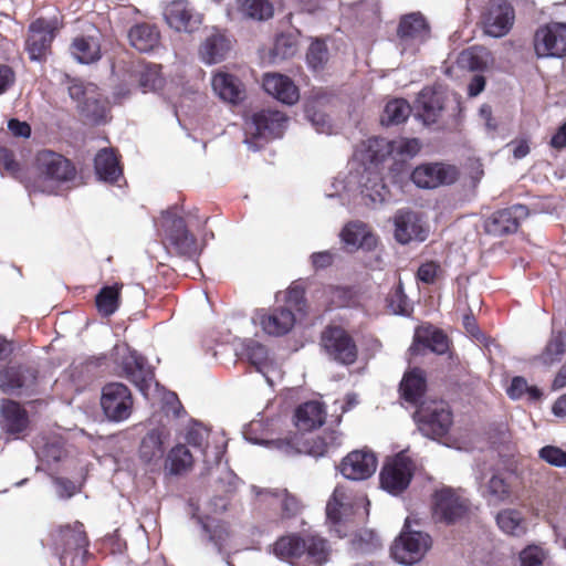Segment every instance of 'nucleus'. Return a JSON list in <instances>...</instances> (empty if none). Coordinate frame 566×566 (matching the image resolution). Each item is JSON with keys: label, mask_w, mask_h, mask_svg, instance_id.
Returning <instances> with one entry per match:
<instances>
[{"label": "nucleus", "mask_w": 566, "mask_h": 566, "mask_svg": "<svg viewBox=\"0 0 566 566\" xmlns=\"http://www.w3.org/2000/svg\"><path fill=\"white\" fill-rule=\"evenodd\" d=\"M75 172L73 164L63 155L52 150H41L35 157L32 190L55 195L64 184L75 177Z\"/></svg>", "instance_id": "obj_1"}, {"label": "nucleus", "mask_w": 566, "mask_h": 566, "mask_svg": "<svg viewBox=\"0 0 566 566\" xmlns=\"http://www.w3.org/2000/svg\"><path fill=\"white\" fill-rule=\"evenodd\" d=\"M273 552L295 566H321L328 559L326 542L314 536L307 539L296 535L282 536L275 542Z\"/></svg>", "instance_id": "obj_2"}, {"label": "nucleus", "mask_w": 566, "mask_h": 566, "mask_svg": "<svg viewBox=\"0 0 566 566\" xmlns=\"http://www.w3.org/2000/svg\"><path fill=\"white\" fill-rule=\"evenodd\" d=\"M87 539L83 525L64 526L54 536V551L61 566H83Z\"/></svg>", "instance_id": "obj_3"}, {"label": "nucleus", "mask_w": 566, "mask_h": 566, "mask_svg": "<svg viewBox=\"0 0 566 566\" xmlns=\"http://www.w3.org/2000/svg\"><path fill=\"white\" fill-rule=\"evenodd\" d=\"M364 501V496L354 494L346 485H337L334 489L326 504V520L338 537L347 534V526L354 514L355 505Z\"/></svg>", "instance_id": "obj_4"}, {"label": "nucleus", "mask_w": 566, "mask_h": 566, "mask_svg": "<svg viewBox=\"0 0 566 566\" xmlns=\"http://www.w3.org/2000/svg\"><path fill=\"white\" fill-rule=\"evenodd\" d=\"M413 417L421 433L433 439L447 434L452 426V413L442 400L421 402Z\"/></svg>", "instance_id": "obj_5"}, {"label": "nucleus", "mask_w": 566, "mask_h": 566, "mask_svg": "<svg viewBox=\"0 0 566 566\" xmlns=\"http://www.w3.org/2000/svg\"><path fill=\"white\" fill-rule=\"evenodd\" d=\"M413 469L412 460L405 452L388 459L380 471L381 488L390 494H400L408 488Z\"/></svg>", "instance_id": "obj_6"}, {"label": "nucleus", "mask_w": 566, "mask_h": 566, "mask_svg": "<svg viewBox=\"0 0 566 566\" xmlns=\"http://www.w3.org/2000/svg\"><path fill=\"white\" fill-rule=\"evenodd\" d=\"M431 547L427 533L402 531L391 546L392 557L400 564L412 565L420 562Z\"/></svg>", "instance_id": "obj_7"}, {"label": "nucleus", "mask_w": 566, "mask_h": 566, "mask_svg": "<svg viewBox=\"0 0 566 566\" xmlns=\"http://www.w3.org/2000/svg\"><path fill=\"white\" fill-rule=\"evenodd\" d=\"M101 406L107 419L120 422L128 419L132 413L133 397L125 385L111 382L103 388Z\"/></svg>", "instance_id": "obj_8"}, {"label": "nucleus", "mask_w": 566, "mask_h": 566, "mask_svg": "<svg viewBox=\"0 0 566 566\" xmlns=\"http://www.w3.org/2000/svg\"><path fill=\"white\" fill-rule=\"evenodd\" d=\"M159 226L164 232L165 239L181 254H192L196 252V239L187 230L185 221L178 214L176 208L161 213Z\"/></svg>", "instance_id": "obj_9"}, {"label": "nucleus", "mask_w": 566, "mask_h": 566, "mask_svg": "<svg viewBox=\"0 0 566 566\" xmlns=\"http://www.w3.org/2000/svg\"><path fill=\"white\" fill-rule=\"evenodd\" d=\"M469 509L468 500L462 493L443 488L433 495L432 514L439 522L454 523L462 518Z\"/></svg>", "instance_id": "obj_10"}, {"label": "nucleus", "mask_w": 566, "mask_h": 566, "mask_svg": "<svg viewBox=\"0 0 566 566\" xmlns=\"http://www.w3.org/2000/svg\"><path fill=\"white\" fill-rule=\"evenodd\" d=\"M538 57H562L566 54V24L553 22L539 28L534 36Z\"/></svg>", "instance_id": "obj_11"}, {"label": "nucleus", "mask_w": 566, "mask_h": 566, "mask_svg": "<svg viewBox=\"0 0 566 566\" xmlns=\"http://www.w3.org/2000/svg\"><path fill=\"white\" fill-rule=\"evenodd\" d=\"M57 28L56 19L40 18L31 23L25 43L31 60L41 61L46 56Z\"/></svg>", "instance_id": "obj_12"}, {"label": "nucleus", "mask_w": 566, "mask_h": 566, "mask_svg": "<svg viewBox=\"0 0 566 566\" xmlns=\"http://www.w3.org/2000/svg\"><path fill=\"white\" fill-rule=\"evenodd\" d=\"M286 123L287 118L282 112L266 109L247 120L245 133L256 138H277L282 136Z\"/></svg>", "instance_id": "obj_13"}, {"label": "nucleus", "mask_w": 566, "mask_h": 566, "mask_svg": "<svg viewBox=\"0 0 566 566\" xmlns=\"http://www.w3.org/2000/svg\"><path fill=\"white\" fill-rule=\"evenodd\" d=\"M295 314L289 307H275L270 311L256 310L252 323L259 325L270 336H283L290 333L295 324Z\"/></svg>", "instance_id": "obj_14"}, {"label": "nucleus", "mask_w": 566, "mask_h": 566, "mask_svg": "<svg viewBox=\"0 0 566 566\" xmlns=\"http://www.w3.org/2000/svg\"><path fill=\"white\" fill-rule=\"evenodd\" d=\"M119 366L124 376L132 381L145 397H148L149 389L154 384V373L146 360L137 352L126 349L120 356Z\"/></svg>", "instance_id": "obj_15"}, {"label": "nucleus", "mask_w": 566, "mask_h": 566, "mask_svg": "<svg viewBox=\"0 0 566 566\" xmlns=\"http://www.w3.org/2000/svg\"><path fill=\"white\" fill-rule=\"evenodd\" d=\"M322 345L335 360L350 365L357 358V348L350 336L340 327H328L322 336Z\"/></svg>", "instance_id": "obj_16"}, {"label": "nucleus", "mask_w": 566, "mask_h": 566, "mask_svg": "<svg viewBox=\"0 0 566 566\" xmlns=\"http://www.w3.org/2000/svg\"><path fill=\"white\" fill-rule=\"evenodd\" d=\"M70 96L80 103L82 113L93 122H101L106 117V105L99 98L94 84H84L74 81L69 86Z\"/></svg>", "instance_id": "obj_17"}, {"label": "nucleus", "mask_w": 566, "mask_h": 566, "mask_svg": "<svg viewBox=\"0 0 566 566\" xmlns=\"http://www.w3.org/2000/svg\"><path fill=\"white\" fill-rule=\"evenodd\" d=\"M458 178L454 166L442 163L424 164L415 168L411 180L419 188L433 189L439 186L450 185Z\"/></svg>", "instance_id": "obj_18"}, {"label": "nucleus", "mask_w": 566, "mask_h": 566, "mask_svg": "<svg viewBox=\"0 0 566 566\" xmlns=\"http://www.w3.org/2000/svg\"><path fill=\"white\" fill-rule=\"evenodd\" d=\"M376 469L377 458L374 452L367 449L349 452L339 464L343 476L353 481H361L370 478Z\"/></svg>", "instance_id": "obj_19"}, {"label": "nucleus", "mask_w": 566, "mask_h": 566, "mask_svg": "<svg viewBox=\"0 0 566 566\" xmlns=\"http://www.w3.org/2000/svg\"><path fill=\"white\" fill-rule=\"evenodd\" d=\"M395 238L401 244L411 241H424L429 229L424 226L422 219L412 211L399 210L394 218Z\"/></svg>", "instance_id": "obj_20"}, {"label": "nucleus", "mask_w": 566, "mask_h": 566, "mask_svg": "<svg viewBox=\"0 0 566 566\" xmlns=\"http://www.w3.org/2000/svg\"><path fill=\"white\" fill-rule=\"evenodd\" d=\"M397 34L402 52L409 48L415 51L429 35V27L420 13H410L401 18Z\"/></svg>", "instance_id": "obj_21"}, {"label": "nucleus", "mask_w": 566, "mask_h": 566, "mask_svg": "<svg viewBox=\"0 0 566 566\" xmlns=\"http://www.w3.org/2000/svg\"><path fill=\"white\" fill-rule=\"evenodd\" d=\"M367 148L373 153V155H370V160L378 161L381 160L386 154H396L401 157H413L419 153L421 144L417 138H398L392 142L373 138L368 140Z\"/></svg>", "instance_id": "obj_22"}, {"label": "nucleus", "mask_w": 566, "mask_h": 566, "mask_svg": "<svg viewBox=\"0 0 566 566\" xmlns=\"http://www.w3.org/2000/svg\"><path fill=\"white\" fill-rule=\"evenodd\" d=\"M527 216L528 209L525 206L514 205L493 213L485 222V230L493 235L514 232Z\"/></svg>", "instance_id": "obj_23"}, {"label": "nucleus", "mask_w": 566, "mask_h": 566, "mask_svg": "<svg viewBox=\"0 0 566 566\" xmlns=\"http://www.w3.org/2000/svg\"><path fill=\"white\" fill-rule=\"evenodd\" d=\"M166 22L178 32H192L201 24V18L185 0L167 4L164 11Z\"/></svg>", "instance_id": "obj_24"}, {"label": "nucleus", "mask_w": 566, "mask_h": 566, "mask_svg": "<svg viewBox=\"0 0 566 566\" xmlns=\"http://www.w3.org/2000/svg\"><path fill=\"white\" fill-rule=\"evenodd\" d=\"M484 31L493 38L504 36L514 22V10L506 1L494 2L484 17Z\"/></svg>", "instance_id": "obj_25"}, {"label": "nucleus", "mask_w": 566, "mask_h": 566, "mask_svg": "<svg viewBox=\"0 0 566 566\" xmlns=\"http://www.w3.org/2000/svg\"><path fill=\"white\" fill-rule=\"evenodd\" d=\"M264 91L277 101L293 105L300 98V92L293 81L280 73H266L263 76Z\"/></svg>", "instance_id": "obj_26"}, {"label": "nucleus", "mask_w": 566, "mask_h": 566, "mask_svg": "<svg viewBox=\"0 0 566 566\" xmlns=\"http://www.w3.org/2000/svg\"><path fill=\"white\" fill-rule=\"evenodd\" d=\"M448 339L446 335L432 326H420L416 329L413 343L409 348L412 355L421 354L424 349H430L436 354H444L448 350Z\"/></svg>", "instance_id": "obj_27"}, {"label": "nucleus", "mask_w": 566, "mask_h": 566, "mask_svg": "<svg viewBox=\"0 0 566 566\" xmlns=\"http://www.w3.org/2000/svg\"><path fill=\"white\" fill-rule=\"evenodd\" d=\"M343 242L352 249L374 250L378 244V239L367 224L360 221L347 223L342 233Z\"/></svg>", "instance_id": "obj_28"}, {"label": "nucleus", "mask_w": 566, "mask_h": 566, "mask_svg": "<svg viewBox=\"0 0 566 566\" xmlns=\"http://www.w3.org/2000/svg\"><path fill=\"white\" fill-rule=\"evenodd\" d=\"M326 419L324 405L317 400L300 405L294 413V423L301 431H311L323 426Z\"/></svg>", "instance_id": "obj_29"}, {"label": "nucleus", "mask_w": 566, "mask_h": 566, "mask_svg": "<svg viewBox=\"0 0 566 566\" xmlns=\"http://www.w3.org/2000/svg\"><path fill=\"white\" fill-rule=\"evenodd\" d=\"M211 86L214 94L224 102L235 104L243 98L242 83L229 73L217 72L213 74Z\"/></svg>", "instance_id": "obj_30"}, {"label": "nucleus", "mask_w": 566, "mask_h": 566, "mask_svg": "<svg viewBox=\"0 0 566 566\" xmlns=\"http://www.w3.org/2000/svg\"><path fill=\"white\" fill-rule=\"evenodd\" d=\"M479 485L481 495L489 504L497 505L511 499V485L499 472L492 473L485 481L480 480Z\"/></svg>", "instance_id": "obj_31"}, {"label": "nucleus", "mask_w": 566, "mask_h": 566, "mask_svg": "<svg viewBox=\"0 0 566 566\" xmlns=\"http://www.w3.org/2000/svg\"><path fill=\"white\" fill-rule=\"evenodd\" d=\"M1 426L9 433H20L29 424L27 411L13 400L3 399L0 405Z\"/></svg>", "instance_id": "obj_32"}, {"label": "nucleus", "mask_w": 566, "mask_h": 566, "mask_svg": "<svg viewBox=\"0 0 566 566\" xmlns=\"http://www.w3.org/2000/svg\"><path fill=\"white\" fill-rule=\"evenodd\" d=\"M244 356L255 367V370L263 375L268 384L272 385L273 375L279 374V370H274V364L269 358L266 348L254 340H250L245 345Z\"/></svg>", "instance_id": "obj_33"}, {"label": "nucleus", "mask_w": 566, "mask_h": 566, "mask_svg": "<svg viewBox=\"0 0 566 566\" xmlns=\"http://www.w3.org/2000/svg\"><path fill=\"white\" fill-rule=\"evenodd\" d=\"M34 375L29 369L8 367L0 371V389L4 394H14L22 388H29L34 382Z\"/></svg>", "instance_id": "obj_34"}, {"label": "nucleus", "mask_w": 566, "mask_h": 566, "mask_svg": "<svg viewBox=\"0 0 566 566\" xmlns=\"http://www.w3.org/2000/svg\"><path fill=\"white\" fill-rule=\"evenodd\" d=\"M231 49V41L222 33L209 35L200 48V57L206 64L221 62Z\"/></svg>", "instance_id": "obj_35"}, {"label": "nucleus", "mask_w": 566, "mask_h": 566, "mask_svg": "<svg viewBox=\"0 0 566 566\" xmlns=\"http://www.w3.org/2000/svg\"><path fill=\"white\" fill-rule=\"evenodd\" d=\"M426 377L421 369L413 368L407 371L400 382L401 397L410 402L418 403L426 391Z\"/></svg>", "instance_id": "obj_36"}, {"label": "nucleus", "mask_w": 566, "mask_h": 566, "mask_svg": "<svg viewBox=\"0 0 566 566\" xmlns=\"http://www.w3.org/2000/svg\"><path fill=\"white\" fill-rule=\"evenodd\" d=\"M458 64L471 71H484L493 66L492 53L482 46H472L462 51L458 56Z\"/></svg>", "instance_id": "obj_37"}, {"label": "nucleus", "mask_w": 566, "mask_h": 566, "mask_svg": "<svg viewBox=\"0 0 566 566\" xmlns=\"http://www.w3.org/2000/svg\"><path fill=\"white\" fill-rule=\"evenodd\" d=\"M164 431L160 429H154L149 431L140 442L139 447V457L140 459L146 463H157L161 460L165 448H164V440H165Z\"/></svg>", "instance_id": "obj_38"}, {"label": "nucleus", "mask_w": 566, "mask_h": 566, "mask_svg": "<svg viewBox=\"0 0 566 566\" xmlns=\"http://www.w3.org/2000/svg\"><path fill=\"white\" fill-rule=\"evenodd\" d=\"M199 521L203 530L209 534V539L216 545L220 553L235 548L234 536L227 525L219 522L214 524L209 516L205 518L199 517Z\"/></svg>", "instance_id": "obj_39"}, {"label": "nucleus", "mask_w": 566, "mask_h": 566, "mask_svg": "<svg viewBox=\"0 0 566 566\" xmlns=\"http://www.w3.org/2000/svg\"><path fill=\"white\" fill-rule=\"evenodd\" d=\"M496 524L503 533L515 537L523 536L527 531L525 517L514 509L500 511L496 515Z\"/></svg>", "instance_id": "obj_40"}, {"label": "nucleus", "mask_w": 566, "mask_h": 566, "mask_svg": "<svg viewBox=\"0 0 566 566\" xmlns=\"http://www.w3.org/2000/svg\"><path fill=\"white\" fill-rule=\"evenodd\" d=\"M72 55L81 63H93L101 57L99 41L95 36H77L71 45Z\"/></svg>", "instance_id": "obj_41"}, {"label": "nucleus", "mask_w": 566, "mask_h": 566, "mask_svg": "<svg viewBox=\"0 0 566 566\" xmlns=\"http://www.w3.org/2000/svg\"><path fill=\"white\" fill-rule=\"evenodd\" d=\"M130 44L140 52H149L159 43V32L154 25L138 24L128 33Z\"/></svg>", "instance_id": "obj_42"}, {"label": "nucleus", "mask_w": 566, "mask_h": 566, "mask_svg": "<svg viewBox=\"0 0 566 566\" xmlns=\"http://www.w3.org/2000/svg\"><path fill=\"white\" fill-rule=\"evenodd\" d=\"M95 171L99 179L116 182L122 176V168L113 150L103 149L95 157Z\"/></svg>", "instance_id": "obj_43"}, {"label": "nucleus", "mask_w": 566, "mask_h": 566, "mask_svg": "<svg viewBox=\"0 0 566 566\" xmlns=\"http://www.w3.org/2000/svg\"><path fill=\"white\" fill-rule=\"evenodd\" d=\"M361 195L374 206L386 202L389 197V190L382 181L380 175L376 171H368L361 186Z\"/></svg>", "instance_id": "obj_44"}, {"label": "nucleus", "mask_w": 566, "mask_h": 566, "mask_svg": "<svg viewBox=\"0 0 566 566\" xmlns=\"http://www.w3.org/2000/svg\"><path fill=\"white\" fill-rule=\"evenodd\" d=\"M417 107L426 124L433 123L442 109L441 96L430 88H424L417 98Z\"/></svg>", "instance_id": "obj_45"}, {"label": "nucleus", "mask_w": 566, "mask_h": 566, "mask_svg": "<svg viewBox=\"0 0 566 566\" xmlns=\"http://www.w3.org/2000/svg\"><path fill=\"white\" fill-rule=\"evenodd\" d=\"M238 9L242 17L264 21L273 17L274 8L269 0H238Z\"/></svg>", "instance_id": "obj_46"}, {"label": "nucleus", "mask_w": 566, "mask_h": 566, "mask_svg": "<svg viewBox=\"0 0 566 566\" xmlns=\"http://www.w3.org/2000/svg\"><path fill=\"white\" fill-rule=\"evenodd\" d=\"M506 395L512 400L527 399L528 401H537L542 398L543 392L536 386H532L522 376H515L507 385Z\"/></svg>", "instance_id": "obj_47"}, {"label": "nucleus", "mask_w": 566, "mask_h": 566, "mask_svg": "<svg viewBox=\"0 0 566 566\" xmlns=\"http://www.w3.org/2000/svg\"><path fill=\"white\" fill-rule=\"evenodd\" d=\"M193 463V457L185 446L175 447L168 454L166 469L171 474L187 472Z\"/></svg>", "instance_id": "obj_48"}, {"label": "nucleus", "mask_w": 566, "mask_h": 566, "mask_svg": "<svg viewBox=\"0 0 566 566\" xmlns=\"http://www.w3.org/2000/svg\"><path fill=\"white\" fill-rule=\"evenodd\" d=\"M411 108L407 101L396 98L388 102L381 116V124L398 125L403 123L410 115Z\"/></svg>", "instance_id": "obj_49"}, {"label": "nucleus", "mask_w": 566, "mask_h": 566, "mask_svg": "<svg viewBox=\"0 0 566 566\" xmlns=\"http://www.w3.org/2000/svg\"><path fill=\"white\" fill-rule=\"evenodd\" d=\"M122 285L105 286L96 295V306L104 316H111L119 305V293Z\"/></svg>", "instance_id": "obj_50"}, {"label": "nucleus", "mask_w": 566, "mask_h": 566, "mask_svg": "<svg viewBox=\"0 0 566 566\" xmlns=\"http://www.w3.org/2000/svg\"><path fill=\"white\" fill-rule=\"evenodd\" d=\"M564 353L565 343L562 334H553L538 360L545 366H552L562 359Z\"/></svg>", "instance_id": "obj_51"}, {"label": "nucleus", "mask_w": 566, "mask_h": 566, "mask_svg": "<svg viewBox=\"0 0 566 566\" xmlns=\"http://www.w3.org/2000/svg\"><path fill=\"white\" fill-rule=\"evenodd\" d=\"M549 557V552L538 544L527 545L520 552V566H544Z\"/></svg>", "instance_id": "obj_52"}, {"label": "nucleus", "mask_w": 566, "mask_h": 566, "mask_svg": "<svg viewBox=\"0 0 566 566\" xmlns=\"http://www.w3.org/2000/svg\"><path fill=\"white\" fill-rule=\"evenodd\" d=\"M164 84L160 76V66L157 64L147 65L140 71L139 85L144 92L156 91Z\"/></svg>", "instance_id": "obj_53"}, {"label": "nucleus", "mask_w": 566, "mask_h": 566, "mask_svg": "<svg viewBox=\"0 0 566 566\" xmlns=\"http://www.w3.org/2000/svg\"><path fill=\"white\" fill-rule=\"evenodd\" d=\"M339 443V436L336 432H332L326 437H319L313 440V444L308 447L306 451L313 457H323L328 453L329 449Z\"/></svg>", "instance_id": "obj_54"}, {"label": "nucleus", "mask_w": 566, "mask_h": 566, "mask_svg": "<svg viewBox=\"0 0 566 566\" xmlns=\"http://www.w3.org/2000/svg\"><path fill=\"white\" fill-rule=\"evenodd\" d=\"M328 53L324 42L314 41L306 54L307 63L313 70L321 69L327 61Z\"/></svg>", "instance_id": "obj_55"}, {"label": "nucleus", "mask_w": 566, "mask_h": 566, "mask_svg": "<svg viewBox=\"0 0 566 566\" xmlns=\"http://www.w3.org/2000/svg\"><path fill=\"white\" fill-rule=\"evenodd\" d=\"M209 431L206 427L200 423H192L188 427L186 432V441L195 447L200 449V451L206 454L205 444L208 439Z\"/></svg>", "instance_id": "obj_56"}, {"label": "nucleus", "mask_w": 566, "mask_h": 566, "mask_svg": "<svg viewBox=\"0 0 566 566\" xmlns=\"http://www.w3.org/2000/svg\"><path fill=\"white\" fill-rule=\"evenodd\" d=\"M539 457L552 465L566 468V452L557 447L546 446L542 448Z\"/></svg>", "instance_id": "obj_57"}, {"label": "nucleus", "mask_w": 566, "mask_h": 566, "mask_svg": "<svg viewBox=\"0 0 566 566\" xmlns=\"http://www.w3.org/2000/svg\"><path fill=\"white\" fill-rule=\"evenodd\" d=\"M284 301L285 305L283 307H289L292 311L297 310L301 311V306L303 303L304 291L300 286H291L286 292H284Z\"/></svg>", "instance_id": "obj_58"}, {"label": "nucleus", "mask_w": 566, "mask_h": 566, "mask_svg": "<svg viewBox=\"0 0 566 566\" xmlns=\"http://www.w3.org/2000/svg\"><path fill=\"white\" fill-rule=\"evenodd\" d=\"M439 271H440L439 264H437L436 262H427V263H423L418 269L417 276L421 282L431 284L434 282L436 277L438 276Z\"/></svg>", "instance_id": "obj_59"}, {"label": "nucleus", "mask_w": 566, "mask_h": 566, "mask_svg": "<svg viewBox=\"0 0 566 566\" xmlns=\"http://www.w3.org/2000/svg\"><path fill=\"white\" fill-rule=\"evenodd\" d=\"M54 484L56 488V493L61 499H70L80 491V488L76 485V483L66 479L56 478L54 479Z\"/></svg>", "instance_id": "obj_60"}, {"label": "nucleus", "mask_w": 566, "mask_h": 566, "mask_svg": "<svg viewBox=\"0 0 566 566\" xmlns=\"http://www.w3.org/2000/svg\"><path fill=\"white\" fill-rule=\"evenodd\" d=\"M308 119L312 122L313 126L318 133L331 134L332 126L329 120L325 114L318 112H311L310 109L306 112Z\"/></svg>", "instance_id": "obj_61"}, {"label": "nucleus", "mask_w": 566, "mask_h": 566, "mask_svg": "<svg viewBox=\"0 0 566 566\" xmlns=\"http://www.w3.org/2000/svg\"><path fill=\"white\" fill-rule=\"evenodd\" d=\"M9 130L17 137L28 138L31 134V128L29 124L25 122H20L18 119H11L8 123Z\"/></svg>", "instance_id": "obj_62"}, {"label": "nucleus", "mask_w": 566, "mask_h": 566, "mask_svg": "<svg viewBox=\"0 0 566 566\" xmlns=\"http://www.w3.org/2000/svg\"><path fill=\"white\" fill-rule=\"evenodd\" d=\"M1 168L11 172L18 170V164L14 160L12 153L3 147H0V169Z\"/></svg>", "instance_id": "obj_63"}, {"label": "nucleus", "mask_w": 566, "mask_h": 566, "mask_svg": "<svg viewBox=\"0 0 566 566\" xmlns=\"http://www.w3.org/2000/svg\"><path fill=\"white\" fill-rule=\"evenodd\" d=\"M312 263L316 269H323L332 264L333 254L328 251L313 253Z\"/></svg>", "instance_id": "obj_64"}]
</instances>
